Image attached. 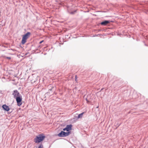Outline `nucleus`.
Here are the masks:
<instances>
[{"instance_id": "1a4fd4ad", "label": "nucleus", "mask_w": 148, "mask_h": 148, "mask_svg": "<svg viewBox=\"0 0 148 148\" xmlns=\"http://www.w3.org/2000/svg\"><path fill=\"white\" fill-rule=\"evenodd\" d=\"M84 113V112H82L81 114H79L77 116V118L79 119L80 118H81L82 117L83 115V114Z\"/></svg>"}, {"instance_id": "ddd939ff", "label": "nucleus", "mask_w": 148, "mask_h": 148, "mask_svg": "<svg viewBox=\"0 0 148 148\" xmlns=\"http://www.w3.org/2000/svg\"><path fill=\"white\" fill-rule=\"evenodd\" d=\"M43 40H42L40 42V44H41L42 42H43Z\"/></svg>"}, {"instance_id": "9b49d317", "label": "nucleus", "mask_w": 148, "mask_h": 148, "mask_svg": "<svg viewBox=\"0 0 148 148\" xmlns=\"http://www.w3.org/2000/svg\"><path fill=\"white\" fill-rule=\"evenodd\" d=\"M6 58L7 59H8L9 60H10L11 59V58L10 57H6Z\"/></svg>"}, {"instance_id": "423d86ee", "label": "nucleus", "mask_w": 148, "mask_h": 148, "mask_svg": "<svg viewBox=\"0 0 148 148\" xmlns=\"http://www.w3.org/2000/svg\"><path fill=\"white\" fill-rule=\"evenodd\" d=\"M72 125H67L66 127L64 128L63 130L64 131L66 130L67 131H70L71 129Z\"/></svg>"}, {"instance_id": "39448f33", "label": "nucleus", "mask_w": 148, "mask_h": 148, "mask_svg": "<svg viewBox=\"0 0 148 148\" xmlns=\"http://www.w3.org/2000/svg\"><path fill=\"white\" fill-rule=\"evenodd\" d=\"M12 95L14 96V98H16L17 97H18L20 96H19V93L17 90H15L14 91Z\"/></svg>"}, {"instance_id": "9d476101", "label": "nucleus", "mask_w": 148, "mask_h": 148, "mask_svg": "<svg viewBox=\"0 0 148 148\" xmlns=\"http://www.w3.org/2000/svg\"><path fill=\"white\" fill-rule=\"evenodd\" d=\"M43 146L42 145H41L38 148H43Z\"/></svg>"}, {"instance_id": "0eeeda50", "label": "nucleus", "mask_w": 148, "mask_h": 148, "mask_svg": "<svg viewBox=\"0 0 148 148\" xmlns=\"http://www.w3.org/2000/svg\"><path fill=\"white\" fill-rule=\"evenodd\" d=\"M2 107L5 110L7 111H9L10 110V109L8 106H7L5 104L3 105Z\"/></svg>"}, {"instance_id": "f257e3e1", "label": "nucleus", "mask_w": 148, "mask_h": 148, "mask_svg": "<svg viewBox=\"0 0 148 148\" xmlns=\"http://www.w3.org/2000/svg\"><path fill=\"white\" fill-rule=\"evenodd\" d=\"M45 138V136L43 134H40L34 138V141L36 143H38L43 141Z\"/></svg>"}, {"instance_id": "7ed1b4c3", "label": "nucleus", "mask_w": 148, "mask_h": 148, "mask_svg": "<svg viewBox=\"0 0 148 148\" xmlns=\"http://www.w3.org/2000/svg\"><path fill=\"white\" fill-rule=\"evenodd\" d=\"M22 97L21 96H19L17 97L16 98V100L18 106H20L22 104Z\"/></svg>"}, {"instance_id": "f8f14e48", "label": "nucleus", "mask_w": 148, "mask_h": 148, "mask_svg": "<svg viewBox=\"0 0 148 148\" xmlns=\"http://www.w3.org/2000/svg\"><path fill=\"white\" fill-rule=\"evenodd\" d=\"M77 75H76L75 76V81H77Z\"/></svg>"}, {"instance_id": "20e7f679", "label": "nucleus", "mask_w": 148, "mask_h": 148, "mask_svg": "<svg viewBox=\"0 0 148 148\" xmlns=\"http://www.w3.org/2000/svg\"><path fill=\"white\" fill-rule=\"evenodd\" d=\"M69 133V132H64L62 131L58 134V136L60 137H64L68 136Z\"/></svg>"}, {"instance_id": "6e6552de", "label": "nucleus", "mask_w": 148, "mask_h": 148, "mask_svg": "<svg viewBox=\"0 0 148 148\" xmlns=\"http://www.w3.org/2000/svg\"><path fill=\"white\" fill-rule=\"evenodd\" d=\"M110 23V21H104L102 22L101 23V25H106Z\"/></svg>"}, {"instance_id": "f03ea898", "label": "nucleus", "mask_w": 148, "mask_h": 148, "mask_svg": "<svg viewBox=\"0 0 148 148\" xmlns=\"http://www.w3.org/2000/svg\"><path fill=\"white\" fill-rule=\"evenodd\" d=\"M30 33L28 32L23 36L21 41V43L23 45H24L26 42L27 40L30 36Z\"/></svg>"}]
</instances>
